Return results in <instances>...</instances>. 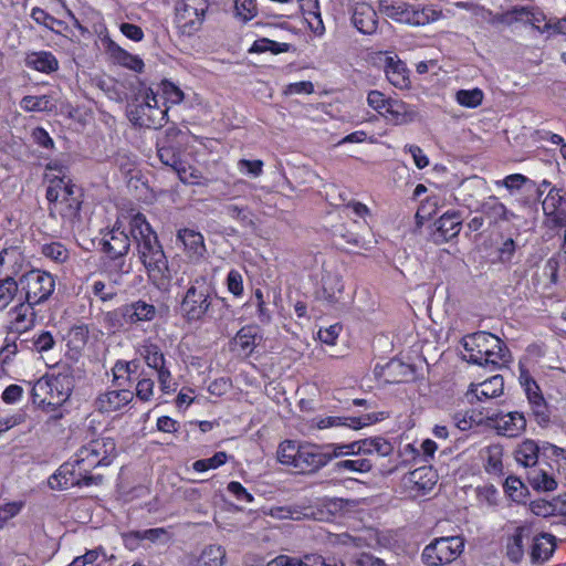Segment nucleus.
I'll return each instance as SVG.
<instances>
[{"label":"nucleus","instance_id":"nucleus-58","mask_svg":"<svg viewBox=\"0 0 566 566\" xmlns=\"http://www.w3.org/2000/svg\"><path fill=\"white\" fill-rule=\"evenodd\" d=\"M117 60L126 67L135 71V72H142L144 67V62L142 59H139L136 55H132L130 53L124 51L123 49L118 48L117 50Z\"/></svg>","mask_w":566,"mask_h":566},{"label":"nucleus","instance_id":"nucleus-41","mask_svg":"<svg viewBox=\"0 0 566 566\" xmlns=\"http://www.w3.org/2000/svg\"><path fill=\"white\" fill-rule=\"evenodd\" d=\"M34 306L35 304L24 301L13 308L14 323L18 327L27 329L34 324L36 317Z\"/></svg>","mask_w":566,"mask_h":566},{"label":"nucleus","instance_id":"nucleus-4","mask_svg":"<svg viewBox=\"0 0 566 566\" xmlns=\"http://www.w3.org/2000/svg\"><path fill=\"white\" fill-rule=\"evenodd\" d=\"M214 293V284L207 275L193 279L180 304L182 317L189 323L201 321L211 308Z\"/></svg>","mask_w":566,"mask_h":566},{"label":"nucleus","instance_id":"nucleus-54","mask_svg":"<svg viewBox=\"0 0 566 566\" xmlns=\"http://www.w3.org/2000/svg\"><path fill=\"white\" fill-rule=\"evenodd\" d=\"M49 104H50V99H49V96H46V95H42V96L27 95L20 102L21 108L27 112L48 111Z\"/></svg>","mask_w":566,"mask_h":566},{"label":"nucleus","instance_id":"nucleus-5","mask_svg":"<svg viewBox=\"0 0 566 566\" xmlns=\"http://www.w3.org/2000/svg\"><path fill=\"white\" fill-rule=\"evenodd\" d=\"M167 111L160 109L156 94L147 88L142 96L128 104L127 116L134 126L158 129L167 122Z\"/></svg>","mask_w":566,"mask_h":566},{"label":"nucleus","instance_id":"nucleus-42","mask_svg":"<svg viewBox=\"0 0 566 566\" xmlns=\"http://www.w3.org/2000/svg\"><path fill=\"white\" fill-rule=\"evenodd\" d=\"M224 558V548L220 545H209L202 551L197 566H223Z\"/></svg>","mask_w":566,"mask_h":566},{"label":"nucleus","instance_id":"nucleus-59","mask_svg":"<svg viewBox=\"0 0 566 566\" xmlns=\"http://www.w3.org/2000/svg\"><path fill=\"white\" fill-rule=\"evenodd\" d=\"M349 566H386V563L369 553L353 555L348 560Z\"/></svg>","mask_w":566,"mask_h":566},{"label":"nucleus","instance_id":"nucleus-55","mask_svg":"<svg viewBox=\"0 0 566 566\" xmlns=\"http://www.w3.org/2000/svg\"><path fill=\"white\" fill-rule=\"evenodd\" d=\"M505 492L515 502H521L527 492L523 482L515 476H509L504 483Z\"/></svg>","mask_w":566,"mask_h":566},{"label":"nucleus","instance_id":"nucleus-24","mask_svg":"<svg viewBox=\"0 0 566 566\" xmlns=\"http://www.w3.org/2000/svg\"><path fill=\"white\" fill-rule=\"evenodd\" d=\"M377 420L375 415H365L361 417H326L317 422L319 429L329 427L345 426L353 429H360Z\"/></svg>","mask_w":566,"mask_h":566},{"label":"nucleus","instance_id":"nucleus-13","mask_svg":"<svg viewBox=\"0 0 566 566\" xmlns=\"http://www.w3.org/2000/svg\"><path fill=\"white\" fill-rule=\"evenodd\" d=\"M542 208L554 227H566V197L563 189L552 187L542 202Z\"/></svg>","mask_w":566,"mask_h":566},{"label":"nucleus","instance_id":"nucleus-26","mask_svg":"<svg viewBox=\"0 0 566 566\" xmlns=\"http://www.w3.org/2000/svg\"><path fill=\"white\" fill-rule=\"evenodd\" d=\"M527 481L536 491L549 492L557 488V481L553 473L538 465L527 471Z\"/></svg>","mask_w":566,"mask_h":566},{"label":"nucleus","instance_id":"nucleus-36","mask_svg":"<svg viewBox=\"0 0 566 566\" xmlns=\"http://www.w3.org/2000/svg\"><path fill=\"white\" fill-rule=\"evenodd\" d=\"M301 10L308 21L310 28L316 34H323L325 28L318 10V0H300Z\"/></svg>","mask_w":566,"mask_h":566},{"label":"nucleus","instance_id":"nucleus-60","mask_svg":"<svg viewBox=\"0 0 566 566\" xmlns=\"http://www.w3.org/2000/svg\"><path fill=\"white\" fill-rule=\"evenodd\" d=\"M161 90L164 97L171 104H179L184 99V92L176 86L172 82L167 80L161 82Z\"/></svg>","mask_w":566,"mask_h":566},{"label":"nucleus","instance_id":"nucleus-31","mask_svg":"<svg viewBox=\"0 0 566 566\" xmlns=\"http://www.w3.org/2000/svg\"><path fill=\"white\" fill-rule=\"evenodd\" d=\"M375 438H367L350 443H337L335 450H338L340 457L346 455H367L374 453Z\"/></svg>","mask_w":566,"mask_h":566},{"label":"nucleus","instance_id":"nucleus-62","mask_svg":"<svg viewBox=\"0 0 566 566\" xmlns=\"http://www.w3.org/2000/svg\"><path fill=\"white\" fill-rule=\"evenodd\" d=\"M528 178L521 174H513L506 176L502 180L495 181V185L499 187H505L510 191L520 190L526 182Z\"/></svg>","mask_w":566,"mask_h":566},{"label":"nucleus","instance_id":"nucleus-30","mask_svg":"<svg viewBox=\"0 0 566 566\" xmlns=\"http://www.w3.org/2000/svg\"><path fill=\"white\" fill-rule=\"evenodd\" d=\"M532 6H513L506 11L497 14V21L504 25L512 27L513 24H528L530 12Z\"/></svg>","mask_w":566,"mask_h":566},{"label":"nucleus","instance_id":"nucleus-22","mask_svg":"<svg viewBox=\"0 0 566 566\" xmlns=\"http://www.w3.org/2000/svg\"><path fill=\"white\" fill-rule=\"evenodd\" d=\"M25 65L42 73H53L59 70V61L52 52L39 51L28 53Z\"/></svg>","mask_w":566,"mask_h":566},{"label":"nucleus","instance_id":"nucleus-64","mask_svg":"<svg viewBox=\"0 0 566 566\" xmlns=\"http://www.w3.org/2000/svg\"><path fill=\"white\" fill-rule=\"evenodd\" d=\"M33 349L38 353L48 352L53 348L55 340L50 332H41L32 339Z\"/></svg>","mask_w":566,"mask_h":566},{"label":"nucleus","instance_id":"nucleus-18","mask_svg":"<svg viewBox=\"0 0 566 566\" xmlns=\"http://www.w3.org/2000/svg\"><path fill=\"white\" fill-rule=\"evenodd\" d=\"M177 240L182 242L187 256L197 262L203 258L207 249L203 235L193 229H180L177 233Z\"/></svg>","mask_w":566,"mask_h":566},{"label":"nucleus","instance_id":"nucleus-7","mask_svg":"<svg viewBox=\"0 0 566 566\" xmlns=\"http://www.w3.org/2000/svg\"><path fill=\"white\" fill-rule=\"evenodd\" d=\"M209 0H179L175 6V23L181 34L191 36L205 21Z\"/></svg>","mask_w":566,"mask_h":566},{"label":"nucleus","instance_id":"nucleus-38","mask_svg":"<svg viewBox=\"0 0 566 566\" xmlns=\"http://www.w3.org/2000/svg\"><path fill=\"white\" fill-rule=\"evenodd\" d=\"M430 468L422 467L409 472L407 480L410 484H413L418 491L426 493L431 491L436 484Z\"/></svg>","mask_w":566,"mask_h":566},{"label":"nucleus","instance_id":"nucleus-46","mask_svg":"<svg viewBox=\"0 0 566 566\" xmlns=\"http://www.w3.org/2000/svg\"><path fill=\"white\" fill-rule=\"evenodd\" d=\"M88 335L90 329L86 324L74 325L66 335L67 345L74 349H82L88 340Z\"/></svg>","mask_w":566,"mask_h":566},{"label":"nucleus","instance_id":"nucleus-61","mask_svg":"<svg viewBox=\"0 0 566 566\" xmlns=\"http://www.w3.org/2000/svg\"><path fill=\"white\" fill-rule=\"evenodd\" d=\"M234 9L238 17L243 21L251 20L256 14L253 0H234Z\"/></svg>","mask_w":566,"mask_h":566},{"label":"nucleus","instance_id":"nucleus-44","mask_svg":"<svg viewBox=\"0 0 566 566\" xmlns=\"http://www.w3.org/2000/svg\"><path fill=\"white\" fill-rule=\"evenodd\" d=\"M140 355L147 366L155 370L165 365V356L159 346L154 343H145L140 348Z\"/></svg>","mask_w":566,"mask_h":566},{"label":"nucleus","instance_id":"nucleus-11","mask_svg":"<svg viewBox=\"0 0 566 566\" xmlns=\"http://www.w3.org/2000/svg\"><path fill=\"white\" fill-rule=\"evenodd\" d=\"M102 252L112 260L120 261L123 265L124 258L130 250V238L120 228L119 222H116L114 227L107 231L101 240Z\"/></svg>","mask_w":566,"mask_h":566},{"label":"nucleus","instance_id":"nucleus-17","mask_svg":"<svg viewBox=\"0 0 566 566\" xmlns=\"http://www.w3.org/2000/svg\"><path fill=\"white\" fill-rule=\"evenodd\" d=\"M504 390V378L501 375H495L479 385H471V389L467 392L469 402L473 403L476 399L481 401L483 399H491L499 397Z\"/></svg>","mask_w":566,"mask_h":566},{"label":"nucleus","instance_id":"nucleus-15","mask_svg":"<svg viewBox=\"0 0 566 566\" xmlns=\"http://www.w3.org/2000/svg\"><path fill=\"white\" fill-rule=\"evenodd\" d=\"M352 22L363 34H374L378 27V15L370 4L360 2L353 9Z\"/></svg>","mask_w":566,"mask_h":566},{"label":"nucleus","instance_id":"nucleus-51","mask_svg":"<svg viewBox=\"0 0 566 566\" xmlns=\"http://www.w3.org/2000/svg\"><path fill=\"white\" fill-rule=\"evenodd\" d=\"M457 102L469 108H474L481 105L483 101V92L480 88L460 90L455 94Z\"/></svg>","mask_w":566,"mask_h":566},{"label":"nucleus","instance_id":"nucleus-28","mask_svg":"<svg viewBox=\"0 0 566 566\" xmlns=\"http://www.w3.org/2000/svg\"><path fill=\"white\" fill-rule=\"evenodd\" d=\"M266 566H326L325 559L317 554H306L302 558L279 555L271 559Z\"/></svg>","mask_w":566,"mask_h":566},{"label":"nucleus","instance_id":"nucleus-16","mask_svg":"<svg viewBox=\"0 0 566 566\" xmlns=\"http://www.w3.org/2000/svg\"><path fill=\"white\" fill-rule=\"evenodd\" d=\"M81 206L82 201L80 196L75 193V186L65 181L57 205L61 217L73 222L80 217Z\"/></svg>","mask_w":566,"mask_h":566},{"label":"nucleus","instance_id":"nucleus-57","mask_svg":"<svg viewBox=\"0 0 566 566\" xmlns=\"http://www.w3.org/2000/svg\"><path fill=\"white\" fill-rule=\"evenodd\" d=\"M31 18L41 25H44L45 28L54 31L55 25L62 27L64 22L62 20H59L54 18L53 15L49 14L46 11H44L41 8H33L31 11Z\"/></svg>","mask_w":566,"mask_h":566},{"label":"nucleus","instance_id":"nucleus-56","mask_svg":"<svg viewBox=\"0 0 566 566\" xmlns=\"http://www.w3.org/2000/svg\"><path fill=\"white\" fill-rule=\"evenodd\" d=\"M532 415L541 427H546L551 421L547 403L544 398L530 402Z\"/></svg>","mask_w":566,"mask_h":566},{"label":"nucleus","instance_id":"nucleus-39","mask_svg":"<svg viewBox=\"0 0 566 566\" xmlns=\"http://www.w3.org/2000/svg\"><path fill=\"white\" fill-rule=\"evenodd\" d=\"M385 72L388 81L394 86L402 88L408 85L407 69L402 62H395L392 59H389Z\"/></svg>","mask_w":566,"mask_h":566},{"label":"nucleus","instance_id":"nucleus-49","mask_svg":"<svg viewBox=\"0 0 566 566\" xmlns=\"http://www.w3.org/2000/svg\"><path fill=\"white\" fill-rule=\"evenodd\" d=\"M290 50V44L287 43H280L275 42L273 40L262 38L256 41H254L250 52L255 53H263V52H272L274 54L284 53Z\"/></svg>","mask_w":566,"mask_h":566},{"label":"nucleus","instance_id":"nucleus-50","mask_svg":"<svg viewBox=\"0 0 566 566\" xmlns=\"http://www.w3.org/2000/svg\"><path fill=\"white\" fill-rule=\"evenodd\" d=\"M103 482V476L101 474L93 475L90 472H84L80 470L76 479H65V481L60 482V489H67L69 486H88V485H98Z\"/></svg>","mask_w":566,"mask_h":566},{"label":"nucleus","instance_id":"nucleus-20","mask_svg":"<svg viewBox=\"0 0 566 566\" xmlns=\"http://www.w3.org/2000/svg\"><path fill=\"white\" fill-rule=\"evenodd\" d=\"M126 311V324H139L143 322H150L155 318L156 307L143 300H138L124 305Z\"/></svg>","mask_w":566,"mask_h":566},{"label":"nucleus","instance_id":"nucleus-23","mask_svg":"<svg viewBox=\"0 0 566 566\" xmlns=\"http://www.w3.org/2000/svg\"><path fill=\"white\" fill-rule=\"evenodd\" d=\"M344 285L337 274L326 273L322 277V290L318 298L324 300L327 304L334 305L343 294Z\"/></svg>","mask_w":566,"mask_h":566},{"label":"nucleus","instance_id":"nucleus-21","mask_svg":"<svg viewBox=\"0 0 566 566\" xmlns=\"http://www.w3.org/2000/svg\"><path fill=\"white\" fill-rule=\"evenodd\" d=\"M526 428L524 413L518 411L509 412L496 420V429L500 434L506 437H517Z\"/></svg>","mask_w":566,"mask_h":566},{"label":"nucleus","instance_id":"nucleus-2","mask_svg":"<svg viewBox=\"0 0 566 566\" xmlns=\"http://www.w3.org/2000/svg\"><path fill=\"white\" fill-rule=\"evenodd\" d=\"M129 232L136 243L138 258L149 275L164 276L168 271V260L157 233L143 213L138 212L132 216Z\"/></svg>","mask_w":566,"mask_h":566},{"label":"nucleus","instance_id":"nucleus-25","mask_svg":"<svg viewBox=\"0 0 566 566\" xmlns=\"http://www.w3.org/2000/svg\"><path fill=\"white\" fill-rule=\"evenodd\" d=\"M555 546V537L551 534H542L539 537H535L530 553L532 563L546 562L553 555Z\"/></svg>","mask_w":566,"mask_h":566},{"label":"nucleus","instance_id":"nucleus-40","mask_svg":"<svg viewBox=\"0 0 566 566\" xmlns=\"http://www.w3.org/2000/svg\"><path fill=\"white\" fill-rule=\"evenodd\" d=\"M524 527H516L514 534L509 538L506 555L513 563H518L524 556Z\"/></svg>","mask_w":566,"mask_h":566},{"label":"nucleus","instance_id":"nucleus-53","mask_svg":"<svg viewBox=\"0 0 566 566\" xmlns=\"http://www.w3.org/2000/svg\"><path fill=\"white\" fill-rule=\"evenodd\" d=\"M228 460V455L223 451L214 453L211 458L201 459L193 462L192 468L197 472H205L210 469H217L224 464Z\"/></svg>","mask_w":566,"mask_h":566},{"label":"nucleus","instance_id":"nucleus-48","mask_svg":"<svg viewBox=\"0 0 566 566\" xmlns=\"http://www.w3.org/2000/svg\"><path fill=\"white\" fill-rule=\"evenodd\" d=\"M20 282L18 283L13 277L7 276L0 280V307H7L18 293Z\"/></svg>","mask_w":566,"mask_h":566},{"label":"nucleus","instance_id":"nucleus-12","mask_svg":"<svg viewBox=\"0 0 566 566\" xmlns=\"http://www.w3.org/2000/svg\"><path fill=\"white\" fill-rule=\"evenodd\" d=\"M462 228V214L459 210L444 212L436 222L432 241L442 244L458 237Z\"/></svg>","mask_w":566,"mask_h":566},{"label":"nucleus","instance_id":"nucleus-34","mask_svg":"<svg viewBox=\"0 0 566 566\" xmlns=\"http://www.w3.org/2000/svg\"><path fill=\"white\" fill-rule=\"evenodd\" d=\"M157 156L161 164L170 167L171 169H177L179 167V161L181 160V153L178 147L169 144L167 138L157 142Z\"/></svg>","mask_w":566,"mask_h":566},{"label":"nucleus","instance_id":"nucleus-43","mask_svg":"<svg viewBox=\"0 0 566 566\" xmlns=\"http://www.w3.org/2000/svg\"><path fill=\"white\" fill-rule=\"evenodd\" d=\"M301 450L302 446H297L295 441L285 440L279 446L277 460L282 464L292 465L295 468Z\"/></svg>","mask_w":566,"mask_h":566},{"label":"nucleus","instance_id":"nucleus-35","mask_svg":"<svg viewBox=\"0 0 566 566\" xmlns=\"http://www.w3.org/2000/svg\"><path fill=\"white\" fill-rule=\"evenodd\" d=\"M410 4L403 1L390 2L389 0H379L378 9L387 18L392 19L397 22L406 23L409 14Z\"/></svg>","mask_w":566,"mask_h":566},{"label":"nucleus","instance_id":"nucleus-9","mask_svg":"<svg viewBox=\"0 0 566 566\" xmlns=\"http://www.w3.org/2000/svg\"><path fill=\"white\" fill-rule=\"evenodd\" d=\"M20 285L25 292V301L30 304H42L50 298L55 290V280L49 272L32 270L20 277Z\"/></svg>","mask_w":566,"mask_h":566},{"label":"nucleus","instance_id":"nucleus-29","mask_svg":"<svg viewBox=\"0 0 566 566\" xmlns=\"http://www.w3.org/2000/svg\"><path fill=\"white\" fill-rule=\"evenodd\" d=\"M538 444L531 439L524 440L515 450V459L518 463L531 470L538 464Z\"/></svg>","mask_w":566,"mask_h":566},{"label":"nucleus","instance_id":"nucleus-14","mask_svg":"<svg viewBox=\"0 0 566 566\" xmlns=\"http://www.w3.org/2000/svg\"><path fill=\"white\" fill-rule=\"evenodd\" d=\"M133 398L134 395L128 389L107 390L96 397L94 407L101 413H111L128 405Z\"/></svg>","mask_w":566,"mask_h":566},{"label":"nucleus","instance_id":"nucleus-45","mask_svg":"<svg viewBox=\"0 0 566 566\" xmlns=\"http://www.w3.org/2000/svg\"><path fill=\"white\" fill-rule=\"evenodd\" d=\"M256 331L253 326L242 327L233 338L237 346L244 353V355H251L255 347Z\"/></svg>","mask_w":566,"mask_h":566},{"label":"nucleus","instance_id":"nucleus-63","mask_svg":"<svg viewBox=\"0 0 566 566\" xmlns=\"http://www.w3.org/2000/svg\"><path fill=\"white\" fill-rule=\"evenodd\" d=\"M64 182V178L56 177L50 181V185L46 188L45 197L51 205H54L55 209H57Z\"/></svg>","mask_w":566,"mask_h":566},{"label":"nucleus","instance_id":"nucleus-10","mask_svg":"<svg viewBox=\"0 0 566 566\" xmlns=\"http://www.w3.org/2000/svg\"><path fill=\"white\" fill-rule=\"evenodd\" d=\"M337 443L302 446L295 469L301 472L314 473L325 467L332 460L340 458Z\"/></svg>","mask_w":566,"mask_h":566},{"label":"nucleus","instance_id":"nucleus-27","mask_svg":"<svg viewBox=\"0 0 566 566\" xmlns=\"http://www.w3.org/2000/svg\"><path fill=\"white\" fill-rule=\"evenodd\" d=\"M381 115L394 125H405L411 123L415 118V113L409 111L407 104L399 99H391L387 103V107Z\"/></svg>","mask_w":566,"mask_h":566},{"label":"nucleus","instance_id":"nucleus-32","mask_svg":"<svg viewBox=\"0 0 566 566\" xmlns=\"http://www.w3.org/2000/svg\"><path fill=\"white\" fill-rule=\"evenodd\" d=\"M408 12L406 23L410 25H426L438 20L441 15V12L429 6L419 8L410 4Z\"/></svg>","mask_w":566,"mask_h":566},{"label":"nucleus","instance_id":"nucleus-33","mask_svg":"<svg viewBox=\"0 0 566 566\" xmlns=\"http://www.w3.org/2000/svg\"><path fill=\"white\" fill-rule=\"evenodd\" d=\"M384 369L388 377L387 381L389 382H403L415 374V369L411 365L405 364L399 359H391L386 364Z\"/></svg>","mask_w":566,"mask_h":566},{"label":"nucleus","instance_id":"nucleus-47","mask_svg":"<svg viewBox=\"0 0 566 566\" xmlns=\"http://www.w3.org/2000/svg\"><path fill=\"white\" fill-rule=\"evenodd\" d=\"M41 253L56 263H64L70 258L69 250L61 242L43 244L41 247Z\"/></svg>","mask_w":566,"mask_h":566},{"label":"nucleus","instance_id":"nucleus-37","mask_svg":"<svg viewBox=\"0 0 566 566\" xmlns=\"http://www.w3.org/2000/svg\"><path fill=\"white\" fill-rule=\"evenodd\" d=\"M373 462L368 458H359V459H347L339 460L334 463L333 472L334 473H343V472H352V473H360L365 474L371 471Z\"/></svg>","mask_w":566,"mask_h":566},{"label":"nucleus","instance_id":"nucleus-3","mask_svg":"<svg viewBox=\"0 0 566 566\" xmlns=\"http://www.w3.org/2000/svg\"><path fill=\"white\" fill-rule=\"evenodd\" d=\"M462 345L468 353L464 358L479 366L506 361L510 354L506 345L497 336L488 332H476L464 336Z\"/></svg>","mask_w":566,"mask_h":566},{"label":"nucleus","instance_id":"nucleus-1","mask_svg":"<svg viewBox=\"0 0 566 566\" xmlns=\"http://www.w3.org/2000/svg\"><path fill=\"white\" fill-rule=\"evenodd\" d=\"M74 387L73 370L64 365L57 373L46 374L34 382L31 390L32 401L43 411L52 412V419H61V407L70 399Z\"/></svg>","mask_w":566,"mask_h":566},{"label":"nucleus","instance_id":"nucleus-6","mask_svg":"<svg viewBox=\"0 0 566 566\" xmlns=\"http://www.w3.org/2000/svg\"><path fill=\"white\" fill-rule=\"evenodd\" d=\"M116 455V443L112 438H98L83 446L76 453L78 470L91 472L98 467H107Z\"/></svg>","mask_w":566,"mask_h":566},{"label":"nucleus","instance_id":"nucleus-8","mask_svg":"<svg viewBox=\"0 0 566 566\" xmlns=\"http://www.w3.org/2000/svg\"><path fill=\"white\" fill-rule=\"evenodd\" d=\"M463 547V539L459 536L439 537L424 547L421 559L427 566H442L455 560Z\"/></svg>","mask_w":566,"mask_h":566},{"label":"nucleus","instance_id":"nucleus-19","mask_svg":"<svg viewBox=\"0 0 566 566\" xmlns=\"http://www.w3.org/2000/svg\"><path fill=\"white\" fill-rule=\"evenodd\" d=\"M480 211L489 220L490 226H496L500 222H507L516 218V214L510 211L495 196L486 198L481 203Z\"/></svg>","mask_w":566,"mask_h":566},{"label":"nucleus","instance_id":"nucleus-52","mask_svg":"<svg viewBox=\"0 0 566 566\" xmlns=\"http://www.w3.org/2000/svg\"><path fill=\"white\" fill-rule=\"evenodd\" d=\"M103 322L108 331L115 332L126 324V311L124 305L104 314Z\"/></svg>","mask_w":566,"mask_h":566}]
</instances>
